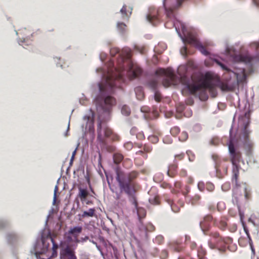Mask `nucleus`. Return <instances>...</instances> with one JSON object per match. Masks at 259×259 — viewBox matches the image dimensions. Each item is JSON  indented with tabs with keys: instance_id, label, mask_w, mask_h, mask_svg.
I'll return each instance as SVG.
<instances>
[{
	"instance_id": "32",
	"label": "nucleus",
	"mask_w": 259,
	"mask_h": 259,
	"mask_svg": "<svg viewBox=\"0 0 259 259\" xmlns=\"http://www.w3.org/2000/svg\"><path fill=\"white\" fill-rule=\"evenodd\" d=\"M148 85L149 87L154 91H156V89L158 85V81L155 79H152L149 81Z\"/></svg>"
},
{
	"instance_id": "56",
	"label": "nucleus",
	"mask_w": 259,
	"mask_h": 259,
	"mask_svg": "<svg viewBox=\"0 0 259 259\" xmlns=\"http://www.w3.org/2000/svg\"><path fill=\"white\" fill-rule=\"evenodd\" d=\"M198 187L200 191H202L204 189L205 185L202 182H200L198 184Z\"/></svg>"
},
{
	"instance_id": "52",
	"label": "nucleus",
	"mask_w": 259,
	"mask_h": 259,
	"mask_svg": "<svg viewBox=\"0 0 259 259\" xmlns=\"http://www.w3.org/2000/svg\"><path fill=\"white\" fill-rule=\"evenodd\" d=\"M206 188L208 191L211 192L213 190L214 186L213 184L211 183H207L206 184Z\"/></svg>"
},
{
	"instance_id": "54",
	"label": "nucleus",
	"mask_w": 259,
	"mask_h": 259,
	"mask_svg": "<svg viewBox=\"0 0 259 259\" xmlns=\"http://www.w3.org/2000/svg\"><path fill=\"white\" fill-rule=\"evenodd\" d=\"M139 176V172L136 171H132L128 176V178H136Z\"/></svg>"
},
{
	"instance_id": "41",
	"label": "nucleus",
	"mask_w": 259,
	"mask_h": 259,
	"mask_svg": "<svg viewBox=\"0 0 259 259\" xmlns=\"http://www.w3.org/2000/svg\"><path fill=\"white\" fill-rule=\"evenodd\" d=\"M153 242L156 244L161 245L164 242V237L162 235H158L153 240Z\"/></svg>"
},
{
	"instance_id": "9",
	"label": "nucleus",
	"mask_w": 259,
	"mask_h": 259,
	"mask_svg": "<svg viewBox=\"0 0 259 259\" xmlns=\"http://www.w3.org/2000/svg\"><path fill=\"white\" fill-rule=\"evenodd\" d=\"M239 122L240 124H242L244 126L243 132L244 141L249 139V134L251 132L248 129V126L250 123L249 113H245L243 116L239 118Z\"/></svg>"
},
{
	"instance_id": "59",
	"label": "nucleus",
	"mask_w": 259,
	"mask_h": 259,
	"mask_svg": "<svg viewBox=\"0 0 259 259\" xmlns=\"http://www.w3.org/2000/svg\"><path fill=\"white\" fill-rule=\"evenodd\" d=\"M144 151L142 150H139L136 152V154L142 155L144 158H147V155L144 153Z\"/></svg>"
},
{
	"instance_id": "42",
	"label": "nucleus",
	"mask_w": 259,
	"mask_h": 259,
	"mask_svg": "<svg viewBox=\"0 0 259 259\" xmlns=\"http://www.w3.org/2000/svg\"><path fill=\"white\" fill-rule=\"evenodd\" d=\"M135 50L139 52L141 54H145L146 52V49L144 46H135Z\"/></svg>"
},
{
	"instance_id": "15",
	"label": "nucleus",
	"mask_w": 259,
	"mask_h": 259,
	"mask_svg": "<svg viewBox=\"0 0 259 259\" xmlns=\"http://www.w3.org/2000/svg\"><path fill=\"white\" fill-rule=\"evenodd\" d=\"M166 201L170 206L171 210L174 212H178L180 211V207H183L184 205V202L182 201H179L178 203H175L172 200L170 199H166Z\"/></svg>"
},
{
	"instance_id": "6",
	"label": "nucleus",
	"mask_w": 259,
	"mask_h": 259,
	"mask_svg": "<svg viewBox=\"0 0 259 259\" xmlns=\"http://www.w3.org/2000/svg\"><path fill=\"white\" fill-rule=\"evenodd\" d=\"M42 243L43 245V249L42 251L40 252H37V254H38V255H37V257L38 259H49L50 257L48 256H47L46 257L45 256V253L46 251H48V248L49 247V243H47V240H50L51 242L53 244V255H57V249L58 248V244L56 243L54 239L52 236V235L50 233H49V234L47 235L46 238H45L44 237H42Z\"/></svg>"
},
{
	"instance_id": "44",
	"label": "nucleus",
	"mask_w": 259,
	"mask_h": 259,
	"mask_svg": "<svg viewBox=\"0 0 259 259\" xmlns=\"http://www.w3.org/2000/svg\"><path fill=\"white\" fill-rule=\"evenodd\" d=\"M10 225L9 223L5 220H0V230L8 228Z\"/></svg>"
},
{
	"instance_id": "1",
	"label": "nucleus",
	"mask_w": 259,
	"mask_h": 259,
	"mask_svg": "<svg viewBox=\"0 0 259 259\" xmlns=\"http://www.w3.org/2000/svg\"><path fill=\"white\" fill-rule=\"evenodd\" d=\"M110 54L112 56H115L118 54V58L117 60L118 66L115 68L116 73L109 74L106 79L105 84L101 83L99 85V89L101 92V96L98 97L97 101L99 106L105 112H110L112 107L116 105V99L110 96H105L104 93L112 94L114 93L115 88L120 87V83L123 82V71L125 70L126 63L127 69V74L130 79H133L142 73V68L137 64L133 62L130 58L132 56L131 50L128 48H124L120 51L116 48H112L110 50Z\"/></svg>"
},
{
	"instance_id": "39",
	"label": "nucleus",
	"mask_w": 259,
	"mask_h": 259,
	"mask_svg": "<svg viewBox=\"0 0 259 259\" xmlns=\"http://www.w3.org/2000/svg\"><path fill=\"white\" fill-rule=\"evenodd\" d=\"M121 113L125 116H128L131 113L130 108L126 105H123L121 110Z\"/></svg>"
},
{
	"instance_id": "8",
	"label": "nucleus",
	"mask_w": 259,
	"mask_h": 259,
	"mask_svg": "<svg viewBox=\"0 0 259 259\" xmlns=\"http://www.w3.org/2000/svg\"><path fill=\"white\" fill-rule=\"evenodd\" d=\"M82 230L80 226L74 227L70 228L68 232L65 234V237L68 243L75 242L78 243L80 242L78 237Z\"/></svg>"
},
{
	"instance_id": "28",
	"label": "nucleus",
	"mask_w": 259,
	"mask_h": 259,
	"mask_svg": "<svg viewBox=\"0 0 259 259\" xmlns=\"http://www.w3.org/2000/svg\"><path fill=\"white\" fill-rule=\"evenodd\" d=\"M136 209H137V214L140 220H141L145 217L146 215V211L144 208L142 207H139L138 206L136 208Z\"/></svg>"
},
{
	"instance_id": "20",
	"label": "nucleus",
	"mask_w": 259,
	"mask_h": 259,
	"mask_svg": "<svg viewBox=\"0 0 259 259\" xmlns=\"http://www.w3.org/2000/svg\"><path fill=\"white\" fill-rule=\"evenodd\" d=\"M170 249H172L176 252L182 251L183 249V247L181 243L178 241H174L169 244Z\"/></svg>"
},
{
	"instance_id": "24",
	"label": "nucleus",
	"mask_w": 259,
	"mask_h": 259,
	"mask_svg": "<svg viewBox=\"0 0 259 259\" xmlns=\"http://www.w3.org/2000/svg\"><path fill=\"white\" fill-rule=\"evenodd\" d=\"M132 10L133 9L131 7L127 9L126 6L124 5L120 10V12L123 17H129L132 14Z\"/></svg>"
},
{
	"instance_id": "12",
	"label": "nucleus",
	"mask_w": 259,
	"mask_h": 259,
	"mask_svg": "<svg viewBox=\"0 0 259 259\" xmlns=\"http://www.w3.org/2000/svg\"><path fill=\"white\" fill-rule=\"evenodd\" d=\"M213 220L211 215H206L203 219V220L200 223V226L205 234L208 230L209 227V223Z\"/></svg>"
},
{
	"instance_id": "48",
	"label": "nucleus",
	"mask_w": 259,
	"mask_h": 259,
	"mask_svg": "<svg viewBox=\"0 0 259 259\" xmlns=\"http://www.w3.org/2000/svg\"><path fill=\"white\" fill-rule=\"evenodd\" d=\"M124 148L130 151L134 147V144L132 142H127L124 144Z\"/></svg>"
},
{
	"instance_id": "61",
	"label": "nucleus",
	"mask_w": 259,
	"mask_h": 259,
	"mask_svg": "<svg viewBox=\"0 0 259 259\" xmlns=\"http://www.w3.org/2000/svg\"><path fill=\"white\" fill-rule=\"evenodd\" d=\"M58 191V186L56 185L54 189V201L55 202L57 199V192Z\"/></svg>"
},
{
	"instance_id": "16",
	"label": "nucleus",
	"mask_w": 259,
	"mask_h": 259,
	"mask_svg": "<svg viewBox=\"0 0 259 259\" xmlns=\"http://www.w3.org/2000/svg\"><path fill=\"white\" fill-rule=\"evenodd\" d=\"M178 164L176 161H174V162L168 166V168L167 171V176L169 177L173 178L176 176L177 172Z\"/></svg>"
},
{
	"instance_id": "3",
	"label": "nucleus",
	"mask_w": 259,
	"mask_h": 259,
	"mask_svg": "<svg viewBox=\"0 0 259 259\" xmlns=\"http://www.w3.org/2000/svg\"><path fill=\"white\" fill-rule=\"evenodd\" d=\"M134 179H107L111 189L113 190L114 184L119 185L121 192H124L130 196V201L135 206L138 207L136 197L133 195L139 189V186L134 182Z\"/></svg>"
},
{
	"instance_id": "22",
	"label": "nucleus",
	"mask_w": 259,
	"mask_h": 259,
	"mask_svg": "<svg viewBox=\"0 0 259 259\" xmlns=\"http://www.w3.org/2000/svg\"><path fill=\"white\" fill-rule=\"evenodd\" d=\"M123 155L119 152H116L113 155V162L116 165H118L122 161H123Z\"/></svg>"
},
{
	"instance_id": "36",
	"label": "nucleus",
	"mask_w": 259,
	"mask_h": 259,
	"mask_svg": "<svg viewBox=\"0 0 259 259\" xmlns=\"http://www.w3.org/2000/svg\"><path fill=\"white\" fill-rule=\"evenodd\" d=\"M199 51L204 55L207 56L209 54V53L206 50L205 48L202 45L200 42L199 44L196 47Z\"/></svg>"
},
{
	"instance_id": "53",
	"label": "nucleus",
	"mask_w": 259,
	"mask_h": 259,
	"mask_svg": "<svg viewBox=\"0 0 259 259\" xmlns=\"http://www.w3.org/2000/svg\"><path fill=\"white\" fill-rule=\"evenodd\" d=\"M168 252L165 250H162L160 253V258L161 259H166L168 256Z\"/></svg>"
},
{
	"instance_id": "43",
	"label": "nucleus",
	"mask_w": 259,
	"mask_h": 259,
	"mask_svg": "<svg viewBox=\"0 0 259 259\" xmlns=\"http://www.w3.org/2000/svg\"><path fill=\"white\" fill-rule=\"evenodd\" d=\"M118 30L121 33H123L126 30V25L123 22H118L117 24Z\"/></svg>"
},
{
	"instance_id": "35",
	"label": "nucleus",
	"mask_w": 259,
	"mask_h": 259,
	"mask_svg": "<svg viewBox=\"0 0 259 259\" xmlns=\"http://www.w3.org/2000/svg\"><path fill=\"white\" fill-rule=\"evenodd\" d=\"M239 164L233 165V178H238L239 177Z\"/></svg>"
},
{
	"instance_id": "58",
	"label": "nucleus",
	"mask_w": 259,
	"mask_h": 259,
	"mask_svg": "<svg viewBox=\"0 0 259 259\" xmlns=\"http://www.w3.org/2000/svg\"><path fill=\"white\" fill-rule=\"evenodd\" d=\"M180 177H186L187 176V173L186 170L181 169L179 173Z\"/></svg>"
},
{
	"instance_id": "46",
	"label": "nucleus",
	"mask_w": 259,
	"mask_h": 259,
	"mask_svg": "<svg viewBox=\"0 0 259 259\" xmlns=\"http://www.w3.org/2000/svg\"><path fill=\"white\" fill-rule=\"evenodd\" d=\"M149 202L150 203L154 205H157L159 204V198L158 196H156L153 198L149 199Z\"/></svg>"
},
{
	"instance_id": "21",
	"label": "nucleus",
	"mask_w": 259,
	"mask_h": 259,
	"mask_svg": "<svg viewBox=\"0 0 259 259\" xmlns=\"http://www.w3.org/2000/svg\"><path fill=\"white\" fill-rule=\"evenodd\" d=\"M243 147L246 150L247 154L250 155L251 154L253 150V144L250 139H248L244 141Z\"/></svg>"
},
{
	"instance_id": "50",
	"label": "nucleus",
	"mask_w": 259,
	"mask_h": 259,
	"mask_svg": "<svg viewBox=\"0 0 259 259\" xmlns=\"http://www.w3.org/2000/svg\"><path fill=\"white\" fill-rule=\"evenodd\" d=\"M208 245L209 248H210L212 249H217L218 250V247L217 245V244L215 242H213L211 240H209L208 242Z\"/></svg>"
},
{
	"instance_id": "63",
	"label": "nucleus",
	"mask_w": 259,
	"mask_h": 259,
	"mask_svg": "<svg viewBox=\"0 0 259 259\" xmlns=\"http://www.w3.org/2000/svg\"><path fill=\"white\" fill-rule=\"evenodd\" d=\"M77 150V147H76L75 149V150L73 151V152H72L71 158V160H70V162H72L73 161L74 156H75V155H76V153Z\"/></svg>"
},
{
	"instance_id": "10",
	"label": "nucleus",
	"mask_w": 259,
	"mask_h": 259,
	"mask_svg": "<svg viewBox=\"0 0 259 259\" xmlns=\"http://www.w3.org/2000/svg\"><path fill=\"white\" fill-rule=\"evenodd\" d=\"M60 255V259H77L74 251L69 246L61 249Z\"/></svg>"
},
{
	"instance_id": "47",
	"label": "nucleus",
	"mask_w": 259,
	"mask_h": 259,
	"mask_svg": "<svg viewBox=\"0 0 259 259\" xmlns=\"http://www.w3.org/2000/svg\"><path fill=\"white\" fill-rule=\"evenodd\" d=\"M148 140H149V141H150L151 143L153 144L157 143L159 141L158 137L157 136L155 135L149 136Z\"/></svg>"
},
{
	"instance_id": "29",
	"label": "nucleus",
	"mask_w": 259,
	"mask_h": 259,
	"mask_svg": "<svg viewBox=\"0 0 259 259\" xmlns=\"http://www.w3.org/2000/svg\"><path fill=\"white\" fill-rule=\"evenodd\" d=\"M135 93L138 99L142 100L144 98V94L141 87H137L135 89Z\"/></svg>"
},
{
	"instance_id": "7",
	"label": "nucleus",
	"mask_w": 259,
	"mask_h": 259,
	"mask_svg": "<svg viewBox=\"0 0 259 259\" xmlns=\"http://www.w3.org/2000/svg\"><path fill=\"white\" fill-rule=\"evenodd\" d=\"M228 148L232 165L239 164L242 159L241 153L235 146L232 140L230 141Z\"/></svg>"
},
{
	"instance_id": "14",
	"label": "nucleus",
	"mask_w": 259,
	"mask_h": 259,
	"mask_svg": "<svg viewBox=\"0 0 259 259\" xmlns=\"http://www.w3.org/2000/svg\"><path fill=\"white\" fill-rule=\"evenodd\" d=\"M234 60L238 62L247 63H250L252 58L248 54H239L235 56Z\"/></svg>"
},
{
	"instance_id": "49",
	"label": "nucleus",
	"mask_w": 259,
	"mask_h": 259,
	"mask_svg": "<svg viewBox=\"0 0 259 259\" xmlns=\"http://www.w3.org/2000/svg\"><path fill=\"white\" fill-rule=\"evenodd\" d=\"M154 99L157 102H159L161 101V94L157 91H155Z\"/></svg>"
},
{
	"instance_id": "31",
	"label": "nucleus",
	"mask_w": 259,
	"mask_h": 259,
	"mask_svg": "<svg viewBox=\"0 0 259 259\" xmlns=\"http://www.w3.org/2000/svg\"><path fill=\"white\" fill-rule=\"evenodd\" d=\"M101 161H102V156H101V154L100 153H99V158H98V167H99L98 171H99V173L100 176L102 178H103V177H104V175L102 173V170H103V171L104 172V173L105 174H106V172L102 165Z\"/></svg>"
},
{
	"instance_id": "45",
	"label": "nucleus",
	"mask_w": 259,
	"mask_h": 259,
	"mask_svg": "<svg viewBox=\"0 0 259 259\" xmlns=\"http://www.w3.org/2000/svg\"><path fill=\"white\" fill-rule=\"evenodd\" d=\"M180 132V128L179 127H178V126L172 127L170 129V132L171 134L173 136H177L179 134Z\"/></svg>"
},
{
	"instance_id": "2",
	"label": "nucleus",
	"mask_w": 259,
	"mask_h": 259,
	"mask_svg": "<svg viewBox=\"0 0 259 259\" xmlns=\"http://www.w3.org/2000/svg\"><path fill=\"white\" fill-rule=\"evenodd\" d=\"M157 75H164L166 77L163 79L162 84L165 88L171 85H176L179 82L186 86L187 89L192 95L200 92L199 98L201 100L205 101L208 99L206 90L210 93H215V87L212 83L213 76L210 72L193 74L191 77V82L186 76H182L180 78L169 68L166 69L158 68L155 71Z\"/></svg>"
},
{
	"instance_id": "60",
	"label": "nucleus",
	"mask_w": 259,
	"mask_h": 259,
	"mask_svg": "<svg viewBox=\"0 0 259 259\" xmlns=\"http://www.w3.org/2000/svg\"><path fill=\"white\" fill-rule=\"evenodd\" d=\"M189 243H190L189 245H190V247L191 249L194 250L196 248L197 244H196V242H195L194 241H190L189 242Z\"/></svg>"
},
{
	"instance_id": "40",
	"label": "nucleus",
	"mask_w": 259,
	"mask_h": 259,
	"mask_svg": "<svg viewBox=\"0 0 259 259\" xmlns=\"http://www.w3.org/2000/svg\"><path fill=\"white\" fill-rule=\"evenodd\" d=\"M123 165L126 168H130L133 165V162L131 159L128 158H125L123 161Z\"/></svg>"
},
{
	"instance_id": "62",
	"label": "nucleus",
	"mask_w": 259,
	"mask_h": 259,
	"mask_svg": "<svg viewBox=\"0 0 259 259\" xmlns=\"http://www.w3.org/2000/svg\"><path fill=\"white\" fill-rule=\"evenodd\" d=\"M222 90L224 91H229L230 88L226 84H223L221 87Z\"/></svg>"
},
{
	"instance_id": "17",
	"label": "nucleus",
	"mask_w": 259,
	"mask_h": 259,
	"mask_svg": "<svg viewBox=\"0 0 259 259\" xmlns=\"http://www.w3.org/2000/svg\"><path fill=\"white\" fill-rule=\"evenodd\" d=\"M130 134L132 136H135L136 138L139 140H143L145 138L143 132L139 131L137 127L135 126L131 128Z\"/></svg>"
},
{
	"instance_id": "25",
	"label": "nucleus",
	"mask_w": 259,
	"mask_h": 259,
	"mask_svg": "<svg viewBox=\"0 0 259 259\" xmlns=\"http://www.w3.org/2000/svg\"><path fill=\"white\" fill-rule=\"evenodd\" d=\"M78 196L79 197L81 201L85 200L86 198L89 195V193L86 189L79 188Z\"/></svg>"
},
{
	"instance_id": "26",
	"label": "nucleus",
	"mask_w": 259,
	"mask_h": 259,
	"mask_svg": "<svg viewBox=\"0 0 259 259\" xmlns=\"http://www.w3.org/2000/svg\"><path fill=\"white\" fill-rule=\"evenodd\" d=\"M96 210L94 208H90L88 211H84L81 214L82 218L93 217L95 215Z\"/></svg>"
},
{
	"instance_id": "18",
	"label": "nucleus",
	"mask_w": 259,
	"mask_h": 259,
	"mask_svg": "<svg viewBox=\"0 0 259 259\" xmlns=\"http://www.w3.org/2000/svg\"><path fill=\"white\" fill-rule=\"evenodd\" d=\"M211 157L215 163V168L217 171H218L221 170V167L222 163L226 161L225 160L221 159L220 156L216 154H213Z\"/></svg>"
},
{
	"instance_id": "5",
	"label": "nucleus",
	"mask_w": 259,
	"mask_h": 259,
	"mask_svg": "<svg viewBox=\"0 0 259 259\" xmlns=\"http://www.w3.org/2000/svg\"><path fill=\"white\" fill-rule=\"evenodd\" d=\"M209 235L211 236L214 240V242L218 246V250L220 252L224 253L226 251L227 248L233 251L236 249V246H233V249H231L230 246L233 242V239L230 237H223L220 236V234L217 232H212Z\"/></svg>"
},
{
	"instance_id": "11",
	"label": "nucleus",
	"mask_w": 259,
	"mask_h": 259,
	"mask_svg": "<svg viewBox=\"0 0 259 259\" xmlns=\"http://www.w3.org/2000/svg\"><path fill=\"white\" fill-rule=\"evenodd\" d=\"M233 183L235 184L236 188L241 187L242 185L244 186V197L245 199L248 200L251 198V190L246 183H240L239 182V179H234Z\"/></svg>"
},
{
	"instance_id": "13",
	"label": "nucleus",
	"mask_w": 259,
	"mask_h": 259,
	"mask_svg": "<svg viewBox=\"0 0 259 259\" xmlns=\"http://www.w3.org/2000/svg\"><path fill=\"white\" fill-rule=\"evenodd\" d=\"M147 20L153 25H156L159 22V18L157 15V11L153 10V12L150 11L147 16Z\"/></svg>"
},
{
	"instance_id": "64",
	"label": "nucleus",
	"mask_w": 259,
	"mask_h": 259,
	"mask_svg": "<svg viewBox=\"0 0 259 259\" xmlns=\"http://www.w3.org/2000/svg\"><path fill=\"white\" fill-rule=\"evenodd\" d=\"M181 53L183 55L186 56L187 54V48L186 47H183V48L181 49Z\"/></svg>"
},
{
	"instance_id": "57",
	"label": "nucleus",
	"mask_w": 259,
	"mask_h": 259,
	"mask_svg": "<svg viewBox=\"0 0 259 259\" xmlns=\"http://www.w3.org/2000/svg\"><path fill=\"white\" fill-rule=\"evenodd\" d=\"M140 173L144 175H148L150 173V170L146 168H143L140 170Z\"/></svg>"
},
{
	"instance_id": "37",
	"label": "nucleus",
	"mask_w": 259,
	"mask_h": 259,
	"mask_svg": "<svg viewBox=\"0 0 259 259\" xmlns=\"http://www.w3.org/2000/svg\"><path fill=\"white\" fill-rule=\"evenodd\" d=\"M206 254V251L204 248H203L202 246L198 247L197 250V255L198 258L205 256Z\"/></svg>"
},
{
	"instance_id": "33",
	"label": "nucleus",
	"mask_w": 259,
	"mask_h": 259,
	"mask_svg": "<svg viewBox=\"0 0 259 259\" xmlns=\"http://www.w3.org/2000/svg\"><path fill=\"white\" fill-rule=\"evenodd\" d=\"M215 62L219 66H220L221 67V68L223 69V70H225L226 71V72H227L228 73H232L234 75H236V74L233 71H232L231 69L228 68L227 66H226L224 64H223L221 62H220L218 60H216Z\"/></svg>"
},
{
	"instance_id": "38",
	"label": "nucleus",
	"mask_w": 259,
	"mask_h": 259,
	"mask_svg": "<svg viewBox=\"0 0 259 259\" xmlns=\"http://www.w3.org/2000/svg\"><path fill=\"white\" fill-rule=\"evenodd\" d=\"M104 146V148L106 149L107 151L108 152H113L116 150V147L112 145H108L105 144H102Z\"/></svg>"
},
{
	"instance_id": "55",
	"label": "nucleus",
	"mask_w": 259,
	"mask_h": 259,
	"mask_svg": "<svg viewBox=\"0 0 259 259\" xmlns=\"http://www.w3.org/2000/svg\"><path fill=\"white\" fill-rule=\"evenodd\" d=\"M185 156V154L184 153H181L179 154H177L175 155V158L178 159L179 160H182Z\"/></svg>"
},
{
	"instance_id": "27",
	"label": "nucleus",
	"mask_w": 259,
	"mask_h": 259,
	"mask_svg": "<svg viewBox=\"0 0 259 259\" xmlns=\"http://www.w3.org/2000/svg\"><path fill=\"white\" fill-rule=\"evenodd\" d=\"M18 236L14 233H10L7 234V239L9 243H13L18 240Z\"/></svg>"
},
{
	"instance_id": "34",
	"label": "nucleus",
	"mask_w": 259,
	"mask_h": 259,
	"mask_svg": "<svg viewBox=\"0 0 259 259\" xmlns=\"http://www.w3.org/2000/svg\"><path fill=\"white\" fill-rule=\"evenodd\" d=\"M115 172L116 174V178H124V172L121 170V169L119 167L117 166L115 169Z\"/></svg>"
},
{
	"instance_id": "51",
	"label": "nucleus",
	"mask_w": 259,
	"mask_h": 259,
	"mask_svg": "<svg viewBox=\"0 0 259 259\" xmlns=\"http://www.w3.org/2000/svg\"><path fill=\"white\" fill-rule=\"evenodd\" d=\"M144 151L146 153H150L152 151V148L151 146L145 144L143 147Z\"/></svg>"
},
{
	"instance_id": "19",
	"label": "nucleus",
	"mask_w": 259,
	"mask_h": 259,
	"mask_svg": "<svg viewBox=\"0 0 259 259\" xmlns=\"http://www.w3.org/2000/svg\"><path fill=\"white\" fill-rule=\"evenodd\" d=\"M184 42L192 45L195 47H196L200 43L196 37L191 34L188 35L185 37Z\"/></svg>"
},
{
	"instance_id": "4",
	"label": "nucleus",
	"mask_w": 259,
	"mask_h": 259,
	"mask_svg": "<svg viewBox=\"0 0 259 259\" xmlns=\"http://www.w3.org/2000/svg\"><path fill=\"white\" fill-rule=\"evenodd\" d=\"M97 140L101 144H105V138H109L112 141H118L119 136L114 133L113 131L106 125L102 126V122L98 124L97 126Z\"/></svg>"
},
{
	"instance_id": "30",
	"label": "nucleus",
	"mask_w": 259,
	"mask_h": 259,
	"mask_svg": "<svg viewBox=\"0 0 259 259\" xmlns=\"http://www.w3.org/2000/svg\"><path fill=\"white\" fill-rule=\"evenodd\" d=\"M214 224L222 230H224L227 227V222L224 219H221L218 223L215 221Z\"/></svg>"
},
{
	"instance_id": "23",
	"label": "nucleus",
	"mask_w": 259,
	"mask_h": 259,
	"mask_svg": "<svg viewBox=\"0 0 259 259\" xmlns=\"http://www.w3.org/2000/svg\"><path fill=\"white\" fill-rule=\"evenodd\" d=\"M140 229L141 230H144L146 231V236L147 237V233L154 231L155 227L151 223H148L145 226L140 227Z\"/></svg>"
}]
</instances>
